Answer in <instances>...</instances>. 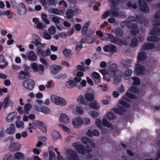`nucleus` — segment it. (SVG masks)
Wrapping results in <instances>:
<instances>
[{"label": "nucleus", "mask_w": 160, "mask_h": 160, "mask_svg": "<svg viewBox=\"0 0 160 160\" xmlns=\"http://www.w3.org/2000/svg\"><path fill=\"white\" fill-rule=\"evenodd\" d=\"M149 41L154 42V44L155 46L152 43H145L143 44L141 48V50H151L154 48L155 51H160V44H158L159 41Z\"/></svg>", "instance_id": "1"}, {"label": "nucleus", "mask_w": 160, "mask_h": 160, "mask_svg": "<svg viewBox=\"0 0 160 160\" xmlns=\"http://www.w3.org/2000/svg\"><path fill=\"white\" fill-rule=\"evenodd\" d=\"M118 8H117L116 6H111V10L110 11V14L113 17H118L120 18H125L126 15L125 12L122 11L119 12Z\"/></svg>", "instance_id": "2"}, {"label": "nucleus", "mask_w": 160, "mask_h": 160, "mask_svg": "<svg viewBox=\"0 0 160 160\" xmlns=\"http://www.w3.org/2000/svg\"><path fill=\"white\" fill-rule=\"evenodd\" d=\"M143 19L142 16L136 14L135 15L134 17L131 16L128 17L125 22L128 26V23H130L133 22H138L139 23L142 24L143 22Z\"/></svg>", "instance_id": "3"}, {"label": "nucleus", "mask_w": 160, "mask_h": 160, "mask_svg": "<svg viewBox=\"0 0 160 160\" xmlns=\"http://www.w3.org/2000/svg\"><path fill=\"white\" fill-rule=\"evenodd\" d=\"M50 98L52 101L55 104L61 106H65L67 103L65 99L55 95H52Z\"/></svg>", "instance_id": "4"}, {"label": "nucleus", "mask_w": 160, "mask_h": 160, "mask_svg": "<svg viewBox=\"0 0 160 160\" xmlns=\"http://www.w3.org/2000/svg\"><path fill=\"white\" fill-rule=\"evenodd\" d=\"M22 85L23 87L26 89L32 91L33 89L35 86V83L33 80L28 79L23 81Z\"/></svg>", "instance_id": "5"}, {"label": "nucleus", "mask_w": 160, "mask_h": 160, "mask_svg": "<svg viewBox=\"0 0 160 160\" xmlns=\"http://www.w3.org/2000/svg\"><path fill=\"white\" fill-rule=\"evenodd\" d=\"M103 50L106 52H108L109 54L112 56L113 53L117 52V48L115 45L109 44L104 46L103 47Z\"/></svg>", "instance_id": "6"}, {"label": "nucleus", "mask_w": 160, "mask_h": 160, "mask_svg": "<svg viewBox=\"0 0 160 160\" xmlns=\"http://www.w3.org/2000/svg\"><path fill=\"white\" fill-rule=\"evenodd\" d=\"M118 69V66L116 64L114 63L111 64L108 67V70L109 76L111 78L114 77Z\"/></svg>", "instance_id": "7"}, {"label": "nucleus", "mask_w": 160, "mask_h": 160, "mask_svg": "<svg viewBox=\"0 0 160 160\" xmlns=\"http://www.w3.org/2000/svg\"><path fill=\"white\" fill-rule=\"evenodd\" d=\"M139 8L141 11L145 13H148L149 11V8L147 3L143 0H139L138 2Z\"/></svg>", "instance_id": "8"}, {"label": "nucleus", "mask_w": 160, "mask_h": 160, "mask_svg": "<svg viewBox=\"0 0 160 160\" xmlns=\"http://www.w3.org/2000/svg\"><path fill=\"white\" fill-rule=\"evenodd\" d=\"M159 26H160V22L154 23L153 25L152 29L150 32V34L152 35H160V28H158Z\"/></svg>", "instance_id": "9"}, {"label": "nucleus", "mask_w": 160, "mask_h": 160, "mask_svg": "<svg viewBox=\"0 0 160 160\" xmlns=\"http://www.w3.org/2000/svg\"><path fill=\"white\" fill-rule=\"evenodd\" d=\"M31 77V74L29 72L20 71L18 74V79L21 80L28 79Z\"/></svg>", "instance_id": "10"}, {"label": "nucleus", "mask_w": 160, "mask_h": 160, "mask_svg": "<svg viewBox=\"0 0 160 160\" xmlns=\"http://www.w3.org/2000/svg\"><path fill=\"white\" fill-rule=\"evenodd\" d=\"M62 69V66L55 64L52 65L50 68V72L53 75H57Z\"/></svg>", "instance_id": "11"}, {"label": "nucleus", "mask_w": 160, "mask_h": 160, "mask_svg": "<svg viewBox=\"0 0 160 160\" xmlns=\"http://www.w3.org/2000/svg\"><path fill=\"white\" fill-rule=\"evenodd\" d=\"M33 124L39 128L43 133H45L47 132L46 126L43 122L36 120L34 121Z\"/></svg>", "instance_id": "12"}, {"label": "nucleus", "mask_w": 160, "mask_h": 160, "mask_svg": "<svg viewBox=\"0 0 160 160\" xmlns=\"http://www.w3.org/2000/svg\"><path fill=\"white\" fill-rule=\"evenodd\" d=\"M72 146L76 148V150L78 153L82 155L85 154L84 146L78 142H74L72 144Z\"/></svg>", "instance_id": "13"}, {"label": "nucleus", "mask_w": 160, "mask_h": 160, "mask_svg": "<svg viewBox=\"0 0 160 160\" xmlns=\"http://www.w3.org/2000/svg\"><path fill=\"white\" fill-rule=\"evenodd\" d=\"M145 68L144 67L139 64L135 65L134 68L135 73L137 75H142L145 73Z\"/></svg>", "instance_id": "14"}, {"label": "nucleus", "mask_w": 160, "mask_h": 160, "mask_svg": "<svg viewBox=\"0 0 160 160\" xmlns=\"http://www.w3.org/2000/svg\"><path fill=\"white\" fill-rule=\"evenodd\" d=\"M83 120L82 118L79 117H76L74 118L72 121V124L73 127L75 128L80 127L82 124Z\"/></svg>", "instance_id": "15"}, {"label": "nucleus", "mask_w": 160, "mask_h": 160, "mask_svg": "<svg viewBox=\"0 0 160 160\" xmlns=\"http://www.w3.org/2000/svg\"><path fill=\"white\" fill-rule=\"evenodd\" d=\"M128 27L129 28L132 29L130 32L132 35L134 36L138 33L139 30L137 23H132L130 26H128Z\"/></svg>", "instance_id": "16"}, {"label": "nucleus", "mask_w": 160, "mask_h": 160, "mask_svg": "<svg viewBox=\"0 0 160 160\" xmlns=\"http://www.w3.org/2000/svg\"><path fill=\"white\" fill-rule=\"evenodd\" d=\"M18 12L20 15H24L27 11L25 6L22 3H20L17 7Z\"/></svg>", "instance_id": "17"}, {"label": "nucleus", "mask_w": 160, "mask_h": 160, "mask_svg": "<svg viewBox=\"0 0 160 160\" xmlns=\"http://www.w3.org/2000/svg\"><path fill=\"white\" fill-rule=\"evenodd\" d=\"M21 148V146L19 143L14 142L12 143L9 147L10 150L11 152L19 151Z\"/></svg>", "instance_id": "18"}, {"label": "nucleus", "mask_w": 160, "mask_h": 160, "mask_svg": "<svg viewBox=\"0 0 160 160\" xmlns=\"http://www.w3.org/2000/svg\"><path fill=\"white\" fill-rule=\"evenodd\" d=\"M94 41H80L78 42L76 45L75 49L76 50L80 51L82 48V43H87L88 44H90L94 42Z\"/></svg>", "instance_id": "19"}, {"label": "nucleus", "mask_w": 160, "mask_h": 160, "mask_svg": "<svg viewBox=\"0 0 160 160\" xmlns=\"http://www.w3.org/2000/svg\"><path fill=\"white\" fill-rule=\"evenodd\" d=\"M147 58V54L146 52L142 51L139 52L137 55V61H145Z\"/></svg>", "instance_id": "20"}, {"label": "nucleus", "mask_w": 160, "mask_h": 160, "mask_svg": "<svg viewBox=\"0 0 160 160\" xmlns=\"http://www.w3.org/2000/svg\"><path fill=\"white\" fill-rule=\"evenodd\" d=\"M59 121L61 122L66 124L69 122V117L66 114L62 113L60 117Z\"/></svg>", "instance_id": "21"}, {"label": "nucleus", "mask_w": 160, "mask_h": 160, "mask_svg": "<svg viewBox=\"0 0 160 160\" xmlns=\"http://www.w3.org/2000/svg\"><path fill=\"white\" fill-rule=\"evenodd\" d=\"M113 111L116 114L121 115L123 114L126 111V110L124 107L118 106V108H114L112 109Z\"/></svg>", "instance_id": "22"}, {"label": "nucleus", "mask_w": 160, "mask_h": 160, "mask_svg": "<svg viewBox=\"0 0 160 160\" xmlns=\"http://www.w3.org/2000/svg\"><path fill=\"white\" fill-rule=\"evenodd\" d=\"M17 115V112H13L9 113L7 116L6 119L9 122H11L14 120Z\"/></svg>", "instance_id": "23"}, {"label": "nucleus", "mask_w": 160, "mask_h": 160, "mask_svg": "<svg viewBox=\"0 0 160 160\" xmlns=\"http://www.w3.org/2000/svg\"><path fill=\"white\" fill-rule=\"evenodd\" d=\"M15 125L13 123H11L9 128H7L6 132L9 134L12 135L15 133Z\"/></svg>", "instance_id": "24"}, {"label": "nucleus", "mask_w": 160, "mask_h": 160, "mask_svg": "<svg viewBox=\"0 0 160 160\" xmlns=\"http://www.w3.org/2000/svg\"><path fill=\"white\" fill-rule=\"evenodd\" d=\"M28 59L31 61H35L36 60L37 57L33 51H31L29 54L27 55Z\"/></svg>", "instance_id": "25"}, {"label": "nucleus", "mask_w": 160, "mask_h": 160, "mask_svg": "<svg viewBox=\"0 0 160 160\" xmlns=\"http://www.w3.org/2000/svg\"><path fill=\"white\" fill-rule=\"evenodd\" d=\"M39 111L45 114H48L51 112L50 109L47 107L43 105L39 108Z\"/></svg>", "instance_id": "26"}, {"label": "nucleus", "mask_w": 160, "mask_h": 160, "mask_svg": "<svg viewBox=\"0 0 160 160\" xmlns=\"http://www.w3.org/2000/svg\"><path fill=\"white\" fill-rule=\"evenodd\" d=\"M65 85L68 88H72L76 86L77 84L72 80H69L66 82Z\"/></svg>", "instance_id": "27"}, {"label": "nucleus", "mask_w": 160, "mask_h": 160, "mask_svg": "<svg viewBox=\"0 0 160 160\" xmlns=\"http://www.w3.org/2000/svg\"><path fill=\"white\" fill-rule=\"evenodd\" d=\"M68 77L67 74L66 73H60L58 75L55 76L53 78L58 80H64Z\"/></svg>", "instance_id": "28"}, {"label": "nucleus", "mask_w": 160, "mask_h": 160, "mask_svg": "<svg viewBox=\"0 0 160 160\" xmlns=\"http://www.w3.org/2000/svg\"><path fill=\"white\" fill-rule=\"evenodd\" d=\"M121 64L122 67L125 68H128L131 66V63L130 60L129 59L122 60Z\"/></svg>", "instance_id": "29"}, {"label": "nucleus", "mask_w": 160, "mask_h": 160, "mask_svg": "<svg viewBox=\"0 0 160 160\" xmlns=\"http://www.w3.org/2000/svg\"><path fill=\"white\" fill-rule=\"evenodd\" d=\"M85 98L87 101L91 102L94 99V98L93 94L88 93L85 95Z\"/></svg>", "instance_id": "30"}, {"label": "nucleus", "mask_w": 160, "mask_h": 160, "mask_svg": "<svg viewBox=\"0 0 160 160\" xmlns=\"http://www.w3.org/2000/svg\"><path fill=\"white\" fill-rule=\"evenodd\" d=\"M36 52L38 56L40 57H45L47 56L46 52L41 48L38 49Z\"/></svg>", "instance_id": "31"}, {"label": "nucleus", "mask_w": 160, "mask_h": 160, "mask_svg": "<svg viewBox=\"0 0 160 160\" xmlns=\"http://www.w3.org/2000/svg\"><path fill=\"white\" fill-rule=\"evenodd\" d=\"M74 15L73 11L71 9H68L66 12V17L68 18H71Z\"/></svg>", "instance_id": "32"}, {"label": "nucleus", "mask_w": 160, "mask_h": 160, "mask_svg": "<svg viewBox=\"0 0 160 160\" xmlns=\"http://www.w3.org/2000/svg\"><path fill=\"white\" fill-rule=\"evenodd\" d=\"M89 106L90 107L95 110H98L100 108L99 104L96 102L90 103Z\"/></svg>", "instance_id": "33"}, {"label": "nucleus", "mask_w": 160, "mask_h": 160, "mask_svg": "<svg viewBox=\"0 0 160 160\" xmlns=\"http://www.w3.org/2000/svg\"><path fill=\"white\" fill-rule=\"evenodd\" d=\"M52 136L55 140H56L61 138V136L59 132L56 131H53L52 133Z\"/></svg>", "instance_id": "34"}, {"label": "nucleus", "mask_w": 160, "mask_h": 160, "mask_svg": "<svg viewBox=\"0 0 160 160\" xmlns=\"http://www.w3.org/2000/svg\"><path fill=\"white\" fill-rule=\"evenodd\" d=\"M114 33L117 37H121L123 34V31L121 29L118 28L114 31Z\"/></svg>", "instance_id": "35"}, {"label": "nucleus", "mask_w": 160, "mask_h": 160, "mask_svg": "<svg viewBox=\"0 0 160 160\" xmlns=\"http://www.w3.org/2000/svg\"><path fill=\"white\" fill-rule=\"evenodd\" d=\"M160 21V10L155 13L154 16V18L153 21L154 22H158Z\"/></svg>", "instance_id": "36"}, {"label": "nucleus", "mask_w": 160, "mask_h": 160, "mask_svg": "<svg viewBox=\"0 0 160 160\" xmlns=\"http://www.w3.org/2000/svg\"><path fill=\"white\" fill-rule=\"evenodd\" d=\"M41 18L43 22L46 24H49L50 23L49 20L48 19V16L46 14H43L42 15Z\"/></svg>", "instance_id": "37"}, {"label": "nucleus", "mask_w": 160, "mask_h": 160, "mask_svg": "<svg viewBox=\"0 0 160 160\" xmlns=\"http://www.w3.org/2000/svg\"><path fill=\"white\" fill-rule=\"evenodd\" d=\"M32 108L31 104L28 103L25 104L24 107V109L26 112V113L28 114L29 113V111Z\"/></svg>", "instance_id": "38"}, {"label": "nucleus", "mask_w": 160, "mask_h": 160, "mask_svg": "<svg viewBox=\"0 0 160 160\" xmlns=\"http://www.w3.org/2000/svg\"><path fill=\"white\" fill-rule=\"evenodd\" d=\"M132 79L133 81V82L132 84V85H138L140 83V81L139 79L135 77H132Z\"/></svg>", "instance_id": "39"}, {"label": "nucleus", "mask_w": 160, "mask_h": 160, "mask_svg": "<svg viewBox=\"0 0 160 160\" xmlns=\"http://www.w3.org/2000/svg\"><path fill=\"white\" fill-rule=\"evenodd\" d=\"M121 75H116L114 79V80H113L114 83L115 84H118L121 81Z\"/></svg>", "instance_id": "40"}, {"label": "nucleus", "mask_w": 160, "mask_h": 160, "mask_svg": "<svg viewBox=\"0 0 160 160\" xmlns=\"http://www.w3.org/2000/svg\"><path fill=\"white\" fill-rule=\"evenodd\" d=\"M77 100L78 101H80L81 103L84 105L86 106L88 104L87 102L84 101V98L82 95H81L79 96L77 99Z\"/></svg>", "instance_id": "41"}, {"label": "nucleus", "mask_w": 160, "mask_h": 160, "mask_svg": "<svg viewBox=\"0 0 160 160\" xmlns=\"http://www.w3.org/2000/svg\"><path fill=\"white\" fill-rule=\"evenodd\" d=\"M93 34V32L92 31H88L85 37L86 40L92 39Z\"/></svg>", "instance_id": "42"}, {"label": "nucleus", "mask_w": 160, "mask_h": 160, "mask_svg": "<svg viewBox=\"0 0 160 160\" xmlns=\"http://www.w3.org/2000/svg\"><path fill=\"white\" fill-rule=\"evenodd\" d=\"M63 53L66 57H68L71 53V51L69 49L65 48L63 51Z\"/></svg>", "instance_id": "43"}, {"label": "nucleus", "mask_w": 160, "mask_h": 160, "mask_svg": "<svg viewBox=\"0 0 160 160\" xmlns=\"http://www.w3.org/2000/svg\"><path fill=\"white\" fill-rule=\"evenodd\" d=\"M107 117L110 120H113L115 118V115L112 112H109L107 114Z\"/></svg>", "instance_id": "44"}, {"label": "nucleus", "mask_w": 160, "mask_h": 160, "mask_svg": "<svg viewBox=\"0 0 160 160\" xmlns=\"http://www.w3.org/2000/svg\"><path fill=\"white\" fill-rule=\"evenodd\" d=\"M15 158L17 159H20L24 157V155L22 153L18 152L15 154Z\"/></svg>", "instance_id": "45"}, {"label": "nucleus", "mask_w": 160, "mask_h": 160, "mask_svg": "<svg viewBox=\"0 0 160 160\" xmlns=\"http://www.w3.org/2000/svg\"><path fill=\"white\" fill-rule=\"evenodd\" d=\"M119 103L123 107L126 108H129L130 107V105L129 103L123 100L119 101Z\"/></svg>", "instance_id": "46"}, {"label": "nucleus", "mask_w": 160, "mask_h": 160, "mask_svg": "<svg viewBox=\"0 0 160 160\" xmlns=\"http://www.w3.org/2000/svg\"><path fill=\"white\" fill-rule=\"evenodd\" d=\"M127 5L130 8H132L133 9H135L137 8V5L135 2H128Z\"/></svg>", "instance_id": "47"}, {"label": "nucleus", "mask_w": 160, "mask_h": 160, "mask_svg": "<svg viewBox=\"0 0 160 160\" xmlns=\"http://www.w3.org/2000/svg\"><path fill=\"white\" fill-rule=\"evenodd\" d=\"M48 31L51 34H54L56 32V29L55 27L54 26H52L49 28Z\"/></svg>", "instance_id": "48"}, {"label": "nucleus", "mask_w": 160, "mask_h": 160, "mask_svg": "<svg viewBox=\"0 0 160 160\" xmlns=\"http://www.w3.org/2000/svg\"><path fill=\"white\" fill-rule=\"evenodd\" d=\"M38 71L41 74H42L44 72V66L41 64H39L38 65Z\"/></svg>", "instance_id": "49"}, {"label": "nucleus", "mask_w": 160, "mask_h": 160, "mask_svg": "<svg viewBox=\"0 0 160 160\" xmlns=\"http://www.w3.org/2000/svg\"><path fill=\"white\" fill-rule=\"evenodd\" d=\"M92 76L94 79L98 80H99V82L100 81L101 78L100 74L96 72H93L92 73Z\"/></svg>", "instance_id": "50"}, {"label": "nucleus", "mask_w": 160, "mask_h": 160, "mask_svg": "<svg viewBox=\"0 0 160 160\" xmlns=\"http://www.w3.org/2000/svg\"><path fill=\"white\" fill-rule=\"evenodd\" d=\"M125 95L130 99H135L137 98V96L136 95L128 92L126 93Z\"/></svg>", "instance_id": "51"}, {"label": "nucleus", "mask_w": 160, "mask_h": 160, "mask_svg": "<svg viewBox=\"0 0 160 160\" xmlns=\"http://www.w3.org/2000/svg\"><path fill=\"white\" fill-rule=\"evenodd\" d=\"M110 42L112 43H114V44H117L118 43V44L120 45H122V44L127 45V44L125 43V41H110Z\"/></svg>", "instance_id": "52"}, {"label": "nucleus", "mask_w": 160, "mask_h": 160, "mask_svg": "<svg viewBox=\"0 0 160 160\" xmlns=\"http://www.w3.org/2000/svg\"><path fill=\"white\" fill-rule=\"evenodd\" d=\"M16 126L18 128L21 127L23 128L24 127V122L22 121H16Z\"/></svg>", "instance_id": "53"}, {"label": "nucleus", "mask_w": 160, "mask_h": 160, "mask_svg": "<svg viewBox=\"0 0 160 160\" xmlns=\"http://www.w3.org/2000/svg\"><path fill=\"white\" fill-rule=\"evenodd\" d=\"M81 141L82 143L85 144H87L90 142L91 140L88 138L85 137H82L81 138Z\"/></svg>", "instance_id": "54"}, {"label": "nucleus", "mask_w": 160, "mask_h": 160, "mask_svg": "<svg viewBox=\"0 0 160 160\" xmlns=\"http://www.w3.org/2000/svg\"><path fill=\"white\" fill-rule=\"evenodd\" d=\"M49 160H54L56 158L54 152L53 151H50L49 152Z\"/></svg>", "instance_id": "55"}, {"label": "nucleus", "mask_w": 160, "mask_h": 160, "mask_svg": "<svg viewBox=\"0 0 160 160\" xmlns=\"http://www.w3.org/2000/svg\"><path fill=\"white\" fill-rule=\"evenodd\" d=\"M30 66L34 71H38V65L36 63L34 62L32 64H31Z\"/></svg>", "instance_id": "56"}, {"label": "nucleus", "mask_w": 160, "mask_h": 160, "mask_svg": "<svg viewBox=\"0 0 160 160\" xmlns=\"http://www.w3.org/2000/svg\"><path fill=\"white\" fill-rule=\"evenodd\" d=\"M102 124L103 126L108 127L110 128L111 126V124L107 121L106 119H104L102 121Z\"/></svg>", "instance_id": "57"}, {"label": "nucleus", "mask_w": 160, "mask_h": 160, "mask_svg": "<svg viewBox=\"0 0 160 160\" xmlns=\"http://www.w3.org/2000/svg\"><path fill=\"white\" fill-rule=\"evenodd\" d=\"M89 114L93 118H96L98 117V112H97L94 111L90 112Z\"/></svg>", "instance_id": "58"}, {"label": "nucleus", "mask_w": 160, "mask_h": 160, "mask_svg": "<svg viewBox=\"0 0 160 160\" xmlns=\"http://www.w3.org/2000/svg\"><path fill=\"white\" fill-rule=\"evenodd\" d=\"M96 125L98 126V128L101 129H102V127L101 125V122L100 119H97L96 120L95 122Z\"/></svg>", "instance_id": "59"}, {"label": "nucleus", "mask_w": 160, "mask_h": 160, "mask_svg": "<svg viewBox=\"0 0 160 160\" xmlns=\"http://www.w3.org/2000/svg\"><path fill=\"white\" fill-rule=\"evenodd\" d=\"M131 43L130 46L131 47H135L137 46L138 43V41H131Z\"/></svg>", "instance_id": "60"}, {"label": "nucleus", "mask_w": 160, "mask_h": 160, "mask_svg": "<svg viewBox=\"0 0 160 160\" xmlns=\"http://www.w3.org/2000/svg\"><path fill=\"white\" fill-rule=\"evenodd\" d=\"M108 1L112 4V6H116L120 2V0H108Z\"/></svg>", "instance_id": "61"}, {"label": "nucleus", "mask_w": 160, "mask_h": 160, "mask_svg": "<svg viewBox=\"0 0 160 160\" xmlns=\"http://www.w3.org/2000/svg\"><path fill=\"white\" fill-rule=\"evenodd\" d=\"M110 11L108 10L106 11L102 15V19H104L106 18L108 16L110 15Z\"/></svg>", "instance_id": "62"}, {"label": "nucleus", "mask_w": 160, "mask_h": 160, "mask_svg": "<svg viewBox=\"0 0 160 160\" xmlns=\"http://www.w3.org/2000/svg\"><path fill=\"white\" fill-rule=\"evenodd\" d=\"M60 126L62 127V129L64 131L68 133L70 132V130L69 128H68L67 127L65 126V125L63 124H60Z\"/></svg>", "instance_id": "63"}, {"label": "nucleus", "mask_w": 160, "mask_h": 160, "mask_svg": "<svg viewBox=\"0 0 160 160\" xmlns=\"http://www.w3.org/2000/svg\"><path fill=\"white\" fill-rule=\"evenodd\" d=\"M85 152L86 153H89L92 151V149L91 147L89 146H87L86 147H84Z\"/></svg>", "instance_id": "64"}]
</instances>
